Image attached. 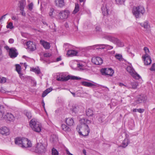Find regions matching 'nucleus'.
I'll return each mask as SVG.
<instances>
[{
    "label": "nucleus",
    "instance_id": "nucleus-14",
    "mask_svg": "<svg viewBox=\"0 0 155 155\" xmlns=\"http://www.w3.org/2000/svg\"><path fill=\"white\" fill-rule=\"evenodd\" d=\"M147 97L146 96H140L136 100V102L137 104H140L142 102L146 103L147 102Z\"/></svg>",
    "mask_w": 155,
    "mask_h": 155
},
{
    "label": "nucleus",
    "instance_id": "nucleus-32",
    "mask_svg": "<svg viewBox=\"0 0 155 155\" xmlns=\"http://www.w3.org/2000/svg\"><path fill=\"white\" fill-rule=\"evenodd\" d=\"M79 10V5L78 3L75 4V7L74 10L73 12V13L75 14Z\"/></svg>",
    "mask_w": 155,
    "mask_h": 155
},
{
    "label": "nucleus",
    "instance_id": "nucleus-50",
    "mask_svg": "<svg viewBox=\"0 0 155 155\" xmlns=\"http://www.w3.org/2000/svg\"><path fill=\"white\" fill-rule=\"evenodd\" d=\"M78 67L80 69H83L84 65L82 64H78Z\"/></svg>",
    "mask_w": 155,
    "mask_h": 155
},
{
    "label": "nucleus",
    "instance_id": "nucleus-25",
    "mask_svg": "<svg viewBox=\"0 0 155 155\" xmlns=\"http://www.w3.org/2000/svg\"><path fill=\"white\" fill-rule=\"evenodd\" d=\"M129 143V140L127 139H125L123 141L121 145L120 146L121 147L123 148H125L127 146Z\"/></svg>",
    "mask_w": 155,
    "mask_h": 155
},
{
    "label": "nucleus",
    "instance_id": "nucleus-28",
    "mask_svg": "<svg viewBox=\"0 0 155 155\" xmlns=\"http://www.w3.org/2000/svg\"><path fill=\"white\" fill-rule=\"evenodd\" d=\"M80 121L81 124H86L91 123V121L84 118H82L81 119Z\"/></svg>",
    "mask_w": 155,
    "mask_h": 155
},
{
    "label": "nucleus",
    "instance_id": "nucleus-18",
    "mask_svg": "<svg viewBox=\"0 0 155 155\" xmlns=\"http://www.w3.org/2000/svg\"><path fill=\"white\" fill-rule=\"evenodd\" d=\"M142 58L145 65H148L151 64L152 61L150 56H143V55Z\"/></svg>",
    "mask_w": 155,
    "mask_h": 155
},
{
    "label": "nucleus",
    "instance_id": "nucleus-34",
    "mask_svg": "<svg viewBox=\"0 0 155 155\" xmlns=\"http://www.w3.org/2000/svg\"><path fill=\"white\" fill-rule=\"evenodd\" d=\"M143 50L145 52V54L143 55V56H150L149 54L150 51L149 49L147 47H144Z\"/></svg>",
    "mask_w": 155,
    "mask_h": 155
},
{
    "label": "nucleus",
    "instance_id": "nucleus-57",
    "mask_svg": "<svg viewBox=\"0 0 155 155\" xmlns=\"http://www.w3.org/2000/svg\"><path fill=\"white\" fill-rule=\"evenodd\" d=\"M83 153L84 154V155H86V152L85 150H83Z\"/></svg>",
    "mask_w": 155,
    "mask_h": 155
},
{
    "label": "nucleus",
    "instance_id": "nucleus-20",
    "mask_svg": "<svg viewBox=\"0 0 155 155\" xmlns=\"http://www.w3.org/2000/svg\"><path fill=\"white\" fill-rule=\"evenodd\" d=\"M101 9L102 13L104 16L107 15H108L109 8L107 6V5H106L105 6H103L102 7Z\"/></svg>",
    "mask_w": 155,
    "mask_h": 155
},
{
    "label": "nucleus",
    "instance_id": "nucleus-37",
    "mask_svg": "<svg viewBox=\"0 0 155 155\" xmlns=\"http://www.w3.org/2000/svg\"><path fill=\"white\" fill-rule=\"evenodd\" d=\"M31 69L32 71L38 74H39L41 72L40 69L38 68H33Z\"/></svg>",
    "mask_w": 155,
    "mask_h": 155
},
{
    "label": "nucleus",
    "instance_id": "nucleus-15",
    "mask_svg": "<svg viewBox=\"0 0 155 155\" xmlns=\"http://www.w3.org/2000/svg\"><path fill=\"white\" fill-rule=\"evenodd\" d=\"M2 117L4 119L9 121H12L14 119L13 115L11 113H7L5 115H3V116Z\"/></svg>",
    "mask_w": 155,
    "mask_h": 155
},
{
    "label": "nucleus",
    "instance_id": "nucleus-7",
    "mask_svg": "<svg viewBox=\"0 0 155 155\" xmlns=\"http://www.w3.org/2000/svg\"><path fill=\"white\" fill-rule=\"evenodd\" d=\"M33 148L34 151L37 153H42L46 150L45 147L41 143H37L35 147Z\"/></svg>",
    "mask_w": 155,
    "mask_h": 155
},
{
    "label": "nucleus",
    "instance_id": "nucleus-4",
    "mask_svg": "<svg viewBox=\"0 0 155 155\" xmlns=\"http://www.w3.org/2000/svg\"><path fill=\"white\" fill-rule=\"evenodd\" d=\"M108 47L109 49H112L113 48V47L109 46L108 45L104 44H97L93 46H88L84 48V49L85 51H87L92 49H95V48H96V49H104L106 47Z\"/></svg>",
    "mask_w": 155,
    "mask_h": 155
},
{
    "label": "nucleus",
    "instance_id": "nucleus-21",
    "mask_svg": "<svg viewBox=\"0 0 155 155\" xmlns=\"http://www.w3.org/2000/svg\"><path fill=\"white\" fill-rule=\"evenodd\" d=\"M82 85L88 87H94L96 85L91 82H87L85 81H82L81 82Z\"/></svg>",
    "mask_w": 155,
    "mask_h": 155
},
{
    "label": "nucleus",
    "instance_id": "nucleus-29",
    "mask_svg": "<svg viewBox=\"0 0 155 155\" xmlns=\"http://www.w3.org/2000/svg\"><path fill=\"white\" fill-rule=\"evenodd\" d=\"M24 2L23 1H20L19 2V4L18 5V7L20 8V10L21 11H23L25 5L24 4Z\"/></svg>",
    "mask_w": 155,
    "mask_h": 155
},
{
    "label": "nucleus",
    "instance_id": "nucleus-56",
    "mask_svg": "<svg viewBox=\"0 0 155 155\" xmlns=\"http://www.w3.org/2000/svg\"><path fill=\"white\" fill-rule=\"evenodd\" d=\"M61 56H60L59 57H58L56 58V61L57 62H58V61H61Z\"/></svg>",
    "mask_w": 155,
    "mask_h": 155
},
{
    "label": "nucleus",
    "instance_id": "nucleus-63",
    "mask_svg": "<svg viewBox=\"0 0 155 155\" xmlns=\"http://www.w3.org/2000/svg\"><path fill=\"white\" fill-rule=\"evenodd\" d=\"M65 26L66 28L68 27V23H66L65 24Z\"/></svg>",
    "mask_w": 155,
    "mask_h": 155
},
{
    "label": "nucleus",
    "instance_id": "nucleus-19",
    "mask_svg": "<svg viewBox=\"0 0 155 155\" xmlns=\"http://www.w3.org/2000/svg\"><path fill=\"white\" fill-rule=\"evenodd\" d=\"M140 25L143 27L146 30H149L150 28V26L149 24L148 21H146L144 22L140 23Z\"/></svg>",
    "mask_w": 155,
    "mask_h": 155
},
{
    "label": "nucleus",
    "instance_id": "nucleus-60",
    "mask_svg": "<svg viewBox=\"0 0 155 155\" xmlns=\"http://www.w3.org/2000/svg\"><path fill=\"white\" fill-rule=\"evenodd\" d=\"M96 31H100L101 30V28L98 27H97L96 28Z\"/></svg>",
    "mask_w": 155,
    "mask_h": 155
},
{
    "label": "nucleus",
    "instance_id": "nucleus-16",
    "mask_svg": "<svg viewBox=\"0 0 155 155\" xmlns=\"http://www.w3.org/2000/svg\"><path fill=\"white\" fill-rule=\"evenodd\" d=\"M55 3L56 6L60 8H62L65 5L64 0H55Z\"/></svg>",
    "mask_w": 155,
    "mask_h": 155
},
{
    "label": "nucleus",
    "instance_id": "nucleus-22",
    "mask_svg": "<svg viewBox=\"0 0 155 155\" xmlns=\"http://www.w3.org/2000/svg\"><path fill=\"white\" fill-rule=\"evenodd\" d=\"M40 43L45 49H48L50 48V45L49 43L44 41H41Z\"/></svg>",
    "mask_w": 155,
    "mask_h": 155
},
{
    "label": "nucleus",
    "instance_id": "nucleus-12",
    "mask_svg": "<svg viewBox=\"0 0 155 155\" xmlns=\"http://www.w3.org/2000/svg\"><path fill=\"white\" fill-rule=\"evenodd\" d=\"M17 50L15 48H11L9 49V54L11 58H14L16 57L18 55Z\"/></svg>",
    "mask_w": 155,
    "mask_h": 155
},
{
    "label": "nucleus",
    "instance_id": "nucleus-44",
    "mask_svg": "<svg viewBox=\"0 0 155 155\" xmlns=\"http://www.w3.org/2000/svg\"><path fill=\"white\" fill-rule=\"evenodd\" d=\"M3 110L4 108L2 106H1L0 105V114H1V115L2 116H3Z\"/></svg>",
    "mask_w": 155,
    "mask_h": 155
},
{
    "label": "nucleus",
    "instance_id": "nucleus-26",
    "mask_svg": "<svg viewBox=\"0 0 155 155\" xmlns=\"http://www.w3.org/2000/svg\"><path fill=\"white\" fill-rule=\"evenodd\" d=\"M22 138L18 137L15 139V143L21 147L22 142Z\"/></svg>",
    "mask_w": 155,
    "mask_h": 155
},
{
    "label": "nucleus",
    "instance_id": "nucleus-35",
    "mask_svg": "<svg viewBox=\"0 0 155 155\" xmlns=\"http://www.w3.org/2000/svg\"><path fill=\"white\" fill-rule=\"evenodd\" d=\"M16 70L18 74H20L21 72V68L20 65L19 64H17L15 65Z\"/></svg>",
    "mask_w": 155,
    "mask_h": 155
},
{
    "label": "nucleus",
    "instance_id": "nucleus-36",
    "mask_svg": "<svg viewBox=\"0 0 155 155\" xmlns=\"http://www.w3.org/2000/svg\"><path fill=\"white\" fill-rule=\"evenodd\" d=\"M127 70L130 74L134 71L133 69L130 66H128L127 68Z\"/></svg>",
    "mask_w": 155,
    "mask_h": 155
},
{
    "label": "nucleus",
    "instance_id": "nucleus-24",
    "mask_svg": "<svg viewBox=\"0 0 155 155\" xmlns=\"http://www.w3.org/2000/svg\"><path fill=\"white\" fill-rule=\"evenodd\" d=\"M66 122L67 125L70 126L73 125L74 124L73 120L72 118H70L66 119Z\"/></svg>",
    "mask_w": 155,
    "mask_h": 155
},
{
    "label": "nucleus",
    "instance_id": "nucleus-54",
    "mask_svg": "<svg viewBox=\"0 0 155 155\" xmlns=\"http://www.w3.org/2000/svg\"><path fill=\"white\" fill-rule=\"evenodd\" d=\"M8 42L10 44H12L14 42V40L13 39L10 38Z\"/></svg>",
    "mask_w": 155,
    "mask_h": 155
},
{
    "label": "nucleus",
    "instance_id": "nucleus-42",
    "mask_svg": "<svg viewBox=\"0 0 155 155\" xmlns=\"http://www.w3.org/2000/svg\"><path fill=\"white\" fill-rule=\"evenodd\" d=\"M115 57L117 59L120 60L122 58V56L120 54H117L115 55Z\"/></svg>",
    "mask_w": 155,
    "mask_h": 155
},
{
    "label": "nucleus",
    "instance_id": "nucleus-5",
    "mask_svg": "<svg viewBox=\"0 0 155 155\" xmlns=\"http://www.w3.org/2000/svg\"><path fill=\"white\" fill-rule=\"evenodd\" d=\"M56 78L57 80L61 81H66L69 79L79 80L81 79L80 78L71 75H68L66 77H65L62 74L57 75Z\"/></svg>",
    "mask_w": 155,
    "mask_h": 155
},
{
    "label": "nucleus",
    "instance_id": "nucleus-11",
    "mask_svg": "<svg viewBox=\"0 0 155 155\" xmlns=\"http://www.w3.org/2000/svg\"><path fill=\"white\" fill-rule=\"evenodd\" d=\"M25 44L27 48L30 51H33L36 49V45L34 43L31 41H28L25 42Z\"/></svg>",
    "mask_w": 155,
    "mask_h": 155
},
{
    "label": "nucleus",
    "instance_id": "nucleus-40",
    "mask_svg": "<svg viewBox=\"0 0 155 155\" xmlns=\"http://www.w3.org/2000/svg\"><path fill=\"white\" fill-rule=\"evenodd\" d=\"M52 155H58V151L54 148H53L52 150Z\"/></svg>",
    "mask_w": 155,
    "mask_h": 155
},
{
    "label": "nucleus",
    "instance_id": "nucleus-43",
    "mask_svg": "<svg viewBox=\"0 0 155 155\" xmlns=\"http://www.w3.org/2000/svg\"><path fill=\"white\" fill-rule=\"evenodd\" d=\"M7 28H9L10 29L13 28L14 27L13 24L11 22H10L6 26Z\"/></svg>",
    "mask_w": 155,
    "mask_h": 155
},
{
    "label": "nucleus",
    "instance_id": "nucleus-38",
    "mask_svg": "<svg viewBox=\"0 0 155 155\" xmlns=\"http://www.w3.org/2000/svg\"><path fill=\"white\" fill-rule=\"evenodd\" d=\"M131 87L130 88H132L133 89H136L138 85V84L135 82H134L131 83Z\"/></svg>",
    "mask_w": 155,
    "mask_h": 155
},
{
    "label": "nucleus",
    "instance_id": "nucleus-13",
    "mask_svg": "<svg viewBox=\"0 0 155 155\" xmlns=\"http://www.w3.org/2000/svg\"><path fill=\"white\" fill-rule=\"evenodd\" d=\"M92 61L95 64L100 65L103 63L102 59L98 57H93L92 59Z\"/></svg>",
    "mask_w": 155,
    "mask_h": 155
},
{
    "label": "nucleus",
    "instance_id": "nucleus-10",
    "mask_svg": "<svg viewBox=\"0 0 155 155\" xmlns=\"http://www.w3.org/2000/svg\"><path fill=\"white\" fill-rule=\"evenodd\" d=\"M22 142L21 147L28 148L31 147L32 143L30 140L26 138H22Z\"/></svg>",
    "mask_w": 155,
    "mask_h": 155
},
{
    "label": "nucleus",
    "instance_id": "nucleus-27",
    "mask_svg": "<svg viewBox=\"0 0 155 155\" xmlns=\"http://www.w3.org/2000/svg\"><path fill=\"white\" fill-rule=\"evenodd\" d=\"M77 51L74 50H70L68 51L67 54L70 56H74L76 55L77 54Z\"/></svg>",
    "mask_w": 155,
    "mask_h": 155
},
{
    "label": "nucleus",
    "instance_id": "nucleus-33",
    "mask_svg": "<svg viewBox=\"0 0 155 155\" xmlns=\"http://www.w3.org/2000/svg\"><path fill=\"white\" fill-rule=\"evenodd\" d=\"M131 75L134 78L136 79H138L140 78V75L134 71Z\"/></svg>",
    "mask_w": 155,
    "mask_h": 155
},
{
    "label": "nucleus",
    "instance_id": "nucleus-58",
    "mask_svg": "<svg viewBox=\"0 0 155 155\" xmlns=\"http://www.w3.org/2000/svg\"><path fill=\"white\" fill-rule=\"evenodd\" d=\"M7 15V14H6L5 15H3L2 16L1 18H1L2 20L3 18H5V16L6 15Z\"/></svg>",
    "mask_w": 155,
    "mask_h": 155
},
{
    "label": "nucleus",
    "instance_id": "nucleus-61",
    "mask_svg": "<svg viewBox=\"0 0 155 155\" xmlns=\"http://www.w3.org/2000/svg\"><path fill=\"white\" fill-rule=\"evenodd\" d=\"M119 85L121 87H122L123 86H125L123 83H119Z\"/></svg>",
    "mask_w": 155,
    "mask_h": 155
},
{
    "label": "nucleus",
    "instance_id": "nucleus-23",
    "mask_svg": "<svg viewBox=\"0 0 155 155\" xmlns=\"http://www.w3.org/2000/svg\"><path fill=\"white\" fill-rule=\"evenodd\" d=\"M71 110L72 112L76 113L79 111L80 110V107L77 105H74L72 106Z\"/></svg>",
    "mask_w": 155,
    "mask_h": 155
},
{
    "label": "nucleus",
    "instance_id": "nucleus-41",
    "mask_svg": "<svg viewBox=\"0 0 155 155\" xmlns=\"http://www.w3.org/2000/svg\"><path fill=\"white\" fill-rule=\"evenodd\" d=\"M6 78L5 77H3L2 78L0 77V83H5L6 81Z\"/></svg>",
    "mask_w": 155,
    "mask_h": 155
},
{
    "label": "nucleus",
    "instance_id": "nucleus-45",
    "mask_svg": "<svg viewBox=\"0 0 155 155\" xmlns=\"http://www.w3.org/2000/svg\"><path fill=\"white\" fill-rule=\"evenodd\" d=\"M26 116L28 118L30 119L31 117V113L29 112H27L25 114Z\"/></svg>",
    "mask_w": 155,
    "mask_h": 155
},
{
    "label": "nucleus",
    "instance_id": "nucleus-48",
    "mask_svg": "<svg viewBox=\"0 0 155 155\" xmlns=\"http://www.w3.org/2000/svg\"><path fill=\"white\" fill-rule=\"evenodd\" d=\"M51 54L48 53H45L44 54V57H51Z\"/></svg>",
    "mask_w": 155,
    "mask_h": 155
},
{
    "label": "nucleus",
    "instance_id": "nucleus-51",
    "mask_svg": "<svg viewBox=\"0 0 155 155\" xmlns=\"http://www.w3.org/2000/svg\"><path fill=\"white\" fill-rule=\"evenodd\" d=\"M54 12V9L53 8H51L50 9V11L49 13V15L50 16H52L53 15V12Z\"/></svg>",
    "mask_w": 155,
    "mask_h": 155
},
{
    "label": "nucleus",
    "instance_id": "nucleus-53",
    "mask_svg": "<svg viewBox=\"0 0 155 155\" xmlns=\"http://www.w3.org/2000/svg\"><path fill=\"white\" fill-rule=\"evenodd\" d=\"M52 90V88L50 87L48 88L47 89L45 90L47 92L48 94L49 92H50Z\"/></svg>",
    "mask_w": 155,
    "mask_h": 155
},
{
    "label": "nucleus",
    "instance_id": "nucleus-52",
    "mask_svg": "<svg viewBox=\"0 0 155 155\" xmlns=\"http://www.w3.org/2000/svg\"><path fill=\"white\" fill-rule=\"evenodd\" d=\"M48 93L45 90V91H44L42 94V97H44Z\"/></svg>",
    "mask_w": 155,
    "mask_h": 155
},
{
    "label": "nucleus",
    "instance_id": "nucleus-55",
    "mask_svg": "<svg viewBox=\"0 0 155 155\" xmlns=\"http://www.w3.org/2000/svg\"><path fill=\"white\" fill-rule=\"evenodd\" d=\"M66 153L68 154L69 155H74L72 154L71 153H70L69 151H68V150L67 149H66Z\"/></svg>",
    "mask_w": 155,
    "mask_h": 155
},
{
    "label": "nucleus",
    "instance_id": "nucleus-1",
    "mask_svg": "<svg viewBox=\"0 0 155 155\" xmlns=\"http://www.w3.org/2000/svg\"><path fill=\"white\" fill-rule=\"evenodd\" d=\"M76 129L80 135L83 136L88 135L90 132L88 126L87 124L78 125Z\"/></svg>",
    "mask_w": 155,
    "mask_h": 155
},
{
    "label": "nucleus",
    "instance_id": "nucleus-3",
    "mask_svg": "<svg viewBox=\"0 0 155 155\" xmlns=\"http://www.w3.org/2000/svg\"><path fill=\"white\" fill-rule=\"evenodd\" d=\"M145 12L144 8L141 5L134 6L133 8L132 13L133 15L136 18L140 16L141 14L143 15Z\"/></svg>",
    "mask_w": 155,
    "mask_h": 155
},
{
    "label": "nucleus",
    "instance_id": "nucleus-64",
    "mask_svg": "<svg viewBox=\"0 0 155 155\" xmlns=\"http://www.w3.org/2000/svg\"><path fill=\"white\" fill-rule=\"evenodd\" d=\"M21 13L22 15H25V13L24 12V11H21Z\"/></svg>",
    "mask_w": 155,
    "mask_h": 155
},
{
    "label": "nucleus",
    "instance_id": "nucleus-47",
    "mask_svg": "<svg viewBox=\"0 0 155 155\" xmlns=\"http://www.w3.org/2000/svg\"><path fill=\"white\" fill-rule=\"evenodd\" d=\"M33 6V4L32 3H31L28 5V8L30 10H32Z\"/></svg>",
    "mask_w": 155,
    "mask_h": 155
},
{
    "label": "nucleus",
    "instance_id": "nucleus-39",
    "mask_svg": "<svg viewBox=\"0 0 155 155\" xmlns=\"http://www.w3.org/2000/svg\"><path fill=\"white\" fill-rule=\"evenodd\" d=\"M126 0H115L117 4H123Z\"/></svg>",
    "mask_w": 155,
    "mask_h": 155
},
{
    "label": "nucleus",
    "instance_id": "nucleus-46",
    "mask_svg": "<svg viewBox=\"0 0 155 155\" xmlns=\"http://www.w3.org/2000/svg\"><path fill=\"white\" fill-rule=\"evenodd\" d=\"M150 69L151 71H155V63L152 64Z\"/></svg>",
    "mask_w": 155,
    "mask_h": 155
},
{
    "label": "nucleus",
    "instance_id": "nucleus-6",
    "mask_svg": "<svg viewBox=\"0 0 155 155\" xmlns=\"http://www.w3.org/2000/svg\"><path fill=\"white\" fill-rule=\"evenodd\" d=\"M70 14V12L69 10L65 9L61 10L58 13L57 15V17L58 19L60 20L65 19L67 18Z\"/></svg>",
    "mask_w": 155,
    "mask_h": 155
},
{
    "label": "nucleus",
    "instance_id": "nucleus-8",
    "mask_svg": "<svg viewBox=\"0 0 155 155\" xmlns=\"http://www.w3.org/2000/svg\"><path fill=\"white\" fill-rule=\"evenodd\" d=\"M105 37L107 39L111 42H116L117 45L119 47H122L124 46V43L116 38L109 35L106 36Z\"/></svg>",
    "mask_w": 155,
    "mask_h": 155
},
{
    "label": "nucleus",
    "instance_id": "nucleus-9",
    "mask_svg": "<svg viewBox=\"0 0 155 155\" xmlns=\"http://www.w3.org/2000/svg\"><path fill=\"white\" fill-rule=\"evenodd\" d=\"M103 75L112 76L114 73V71L111 68L102 69L101 71Z\"/></svg>",
    "mask_w": 155,
    "mask_h": 155
},
{
    "label": "nucleus",
    "instance_id": "nucleus-2",
    "mask_svg": "<svg viewBox=\"0 0 155 155\" xmlns=\"http://www.w3.org/2000/svg\"><path fill=\"white\" fill-rule=\"evenodd\" d=\"M30 125L32 129L36 132H39L41 130V124L35 119H33L30 120Z\"/></svg>",
    "mask_w": 155,
    "mask_h": 155
},
{
    "label": "nucleus",
    "instance_id": "nucleus-31",
    "mask_svg": "<svg viewBox=\"0 0 155 155\" xmlns=\"http://www.w3.org/2000/svg\"><path fill=\"white\" fill-rule=\"evenodd\" d=\"M61 127L62 129L66 132H69L71 130L70 128L65 124H62Z\"/></svg>",
    "mask_w": 155,
    "mask_h": 155
},
{
    "label": "nucleus",
    "instance_id": "nucleus-30",
    "mask_svg": "<svg viewBox=\"0 0 155 155\" xmlns=\"http://www.w3.org/2000/svg\"><path fill=\"white\" fill-rule=\"evenodd\" d=\"M94 111L91 108H89L86 111V114L88 116H91L93 115Z\"/></svg>",
    "mask_w": 155,
    "mask_h": 155
},
{
    "label": "nucleus",
    "instance_id": "nucleus-17",
    "mask_svg": "<svg viewBox=\"0 0 155 155\" xmlns=\"http://www.w3.org/2000/svg\"><path fill=\"white\" fill-rule=\"evenodd\" d=\"M9 132V129L6 127H2L0 129V133L2 135H8Z\"/></svg>",
    "mask_w": 155,
    "mask_h": 155
},
{
    "label": "nucleus",
    "instance_id": "nucleus-49",
    "mask_svg": "<svg viewBox=\"0 0 155 155\" xmlns=\"http://www.w3.org/2000/svg\"><path fill=\"white\" fill-rule=\"evenodd\" d=\"M144 111V109H143L139 108L137 110V111L140 113H142Z\"/></svg>",
    "mask_w": 155,
    "mask_h": 155
},
{
    "label": "nucleus",
    "instance_id": "nucleus-59",
    "mask_svg": "<svg viewBox=\"0 0 155 155\" xmlns=\"http://www.w3.org/2000/svg\"><path fill=\"white\" fill-rule=\"evenodd\" d=\"M12 18L13 20H17L15 16H13L12 17Z\"/></svg>",
    "mask_w": 155,
    "mask_h": 155
},
{
    "label": "nucleus",
    "instance_id": "nucleus-62",
    "mask_svg": "<svg viewBox=\"0 0 155 155\" xmlns=\"http://www.w3.org/2000/svg\"><path fill=\"white\" fill-rule=\"evenodd\" d=\"M42 103H43V105H42L43 107H44V109L46 111L45 109V103H44V102L43 101L42 102Z\"/></svg>",
    "mask_w": 155,
    "mask_h": 155
}]
</instances>
